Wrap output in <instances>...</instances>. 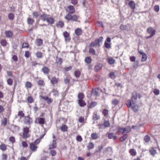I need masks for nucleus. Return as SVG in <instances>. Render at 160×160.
I'll return each mask as SVG.
<instances>
[{"label": "nucleus", "mask_w": 160, "mask_h": 160, "mask_svg": "<svg viewBox=\"0 0 160 160\" xmlns=\"http://www.w3.org/2000/svg\"><path fill=\"white\" fill-rule=\"evenodd\" d=\"M41 20L43 21H46L49 24H52L54 22V19L50 15L43 14L40 16Z\"/></svg>", "instance_id": "obj_1"}, {"label": "nucleus", "mask_w": 160, "mask_h": 160, "mask_svg": "<svg viewBox=\"0 0 160 160\" xmlns=\"http://www.w3.org/2000/svg\"><path fill=\"white\" fill-rule=\"evenodd\" d=\"M131 130V128L130 126H128L125 128H119V131L122 134L124 133H128Z\"/></svg>", "instance_id": "obj_2"}, {"label": "nucleus", "mask_w": 160, "mask_h": 160, "mask_svg": "<svg viewBox=\"0 0 160 160\" xmlns=\"http://www.w3.org/2000/svg\"><path fill=\"white\" fill-rule=\"evenodd\" d=\"M23 138H27L30 137L29 128L27 127L23 128Z\"/></svg>", "instance_id": "obj_3"}, {"label": "nucleus", "mask_w": 160, "mask_h": 160, "mask_svg": "<svg viewBox=\"0 0 160 160\" xmlns=\"http://www.w3.org/2000/svg\"><path fill=\"white\" fill-rule=\"evenodd\" d=\"M38 141V140H36L34 142L30 143V147L31 149L34 152L36 151L37 148V146L36 145V143Z\"/></svg>", "instance_id": "obj_4"}, {"label": "nucleus", "mask_w": 160, "mask_h": 160, "mask_svg": "<svg viewBox=\"0 0 160 160\" xmlns=\"http://www.w3.org/2000/svg\"><path fill=\"white\" fill-rule=\"evenodd\" d=\"M147 32L151 36H153L154 35L156 32V30L154 29L152 27H149L147 29Z\"/></svg>", "instance_id": "obj_5"}, {"label": "nucleus", "mask_w": 160, "mask_h": 160, "mask_svg": "<svg viewBox=\"0 0 160 160\" xmlns=\"http://www.w3.org/2000/svg\"><path fill=\"white\" fill-rule=\"evenodd\" d=\"M23 122L25 124H30L32 122V120L31 118L28 116L25 118Z\"/></svg>", "instance_id": "obj_6"}, {"label": "nucleus", "mask_w": 160, "mask_h": 160, "mask_svg": "<svg viewBox=\"0 0 160 160\" xmlns=\"http://www.w3.org/2000/svg\"><path fill=\"white\" fill-rule=\"evenodd\" d=\"M57 143L56 140H53L52 143L49 145L48 149H49L55 148L56 147Z\"/></svg>", "instance_id": "obj_7"}, {"label": "nucleus", "mask_w": 160, "mask_h": 160, "mask_svg": "<svg viewBox=\"0 0 160 160\" xmlns=\"http://www.w3.org/2000/svg\"><path fill=\"white\" fill-rule=\"evenodd\" d=\"M63 35L65 38V40L66 41H69L70 38L69 37V34L67 32L65 31L63 33Z\"/></svg>", "instance_id": "obj_8"}, {"label": "nucleus", "mask_w": 160, "mask_h": 160, "mask_svg": "<svg viewBox=\"0 0 160 160\" xmlns=\"http://www.w3.org/2000/svg\"><path fill=\"white\" fill-rule=\"evenodd\" d=\"M69 12L70 14H73L75 12V9L73 6L70 5L68 7Z\"/></svg>", "instance_id": "obj_9"}, {"label": "nucleus", "mask_w": 160, "mask_h": 160, "mask_svg": "<svg viewBox=\"0 0 160 160\" xmlns=\"http://www.w3.org/2000/svg\"><path fill=\"white\" fill-rule=\"evenodd\" d=\"M137 93L135 92H133L132 93V102H135L137 99Z\"/></svg>", "instance_id": "obj_10"}, {"label": "nucleus", "mask_w": 160, "mask_h": 160, "mask_svg": "<svg viewBox=\"0 0 160 160\" xmlns=\"http://www.w3.org/2000/svg\"><path fill=\"white\" fill-rule=\"evenodd\" d=\"M37 121L40 124H44L45 123V119L43 118H39L37 119Z\"/></svg>", "instance_id": "obj_11"}, {"label": "nucleus", "mask_w": 160, "mask_h": 160, "mask_svg": "<svg viewBox=\"0 0 160 160\" xmlns=\"http://www.w3.org/2000/svg\"><path fill=\"white\" fill-rule=\"evenodd\" d=\"M42 98L45 100L47 101V103L49 104L52 103V100L51 98H49L47 96L43 97Z\"/></svg>", "instance_id": "obj_12"}, {"label": "nucleus", "mask_w": 160, "mask_h": 160, "mask_svg": "<svg viewBox=\"0 0 160 160\" xmlns=\"http://www.w3.org/2000/svg\"><path fill=\"white\" fill-rule=\"evenodd\" d=\"M78 103L80 107H83L86 105V102L83 100H78Z\"/></svg>", "instance_id": "obj_13"}, {"label": "nucleus", "mask_w": 160, "mask_h": 160, "mask_svg": "<svg viewBox=\"0 0 160 160\" xmlns=\"http://www.w3.org/2000/svg\"><path fill=\"white\" fill-rule=\"evenodd\" d=\"M5 34L6 37L8 38H10L13 35L12 32L9 30L6 31Z\"/></svg>", "instance_id": "obj_14"}, {"label": "nucleus", "mask_w": 160, "mask_h": 160, "mask_svg": "<svg viewBox=\"0 0 160 160\" xmlns=\"http://www.w3.org/2000/svg\"><path fill=\"white\" fill-rule=\"evenodd\" d=\"M42 71L45 74H48L49 72V68L46 67H43L42 69Z\"/></svg>", "instance_id": "obj_15"}, {"label": "nucleus", "mask_w": 160, "mask_h": 160, "mask_svg": "<svg viewBox=\"0 0 160 160\" xmlns=\"http://www.w3.org/2000/svg\"><path fill=\"white\" fill-rule=\"evenodd\" d=\"M115 60L111 57L108 58V61L110 64L112 65L113 64L115 63Z\"/></svg>", "instance_id": "obj_16"}, {"label": "nucleus", "mask_w": 160, "mask_h": 160, "mask_svg": "<svg viewBox=\"0 0 160 160\" xmlns=\"http://www.w3.org/2000/svg\"><path fill=\"white\" fill-rule=\"evenodd\" d=\"M43 43V40L41 39H37L36 40V44L38 46H40Z\"/></svg>", "instance_id": "obj_17"}, {"label": "nucleus", "mask_w": 160, "mask_h": 160, "mask_svg": "<svg viewBox=\"0 0 160 160\" xmlns=\"http://www.w3.org/2000/svg\"><path fill=\"white\" fill-rule=\"evenodd\" d=\"M51 83L53 85L56 84L59 81V79L55 78H52L50 79Z\"/></svg>", "instance_id": "obj_18"}, {"label": "nucleus", "mask_w": 160, "mask_h": 160, "mask_svg": "<svg viewBox=\"0 0 160 160\" xmlns=\"http://www.w3.org/2000/svg\"><path fill=\"white\" fill-rule=\"evenodd\" d=\"M99 90L98 88H96L95 90H93L92 93V95H94L96 96H97L99 95Z\"/></svg>", "instance_id": "obj_19"}, {"label": "nucleus", "mask_w": 160, "mask_h": 160, "mask_svg": "<svg viewBox=\"0 0 160 160\" xmlns=\"http://www.w3.org/2000/svg\"><path fill=\"white\" fill-rule=\"evenodd\" d=\"M129 5L132 9H134L135 8V3L133 1H130L129 3Z\"/></svg>", "instance_id": "obj_20"}, {"label": "nucleus", "mask_w": 160, "mask_h": 160, "mask_svg": "<svg viewBox=\"0 0 160 160\" xmlns=\"http://www.w3.org/2000/svg\"><path fill=\"white\" fill-rule=\"evenodd\" d=\"M108 137L110 139L113 138V139L115 140L117 139L116 136H114V134L112 132L108 133Z\"/></svg>", "instance_id": "obj_21"}, {"label": "nucleus", "mask_w": 160, "mask_h": 160, "mask_svg": "<svg viewBox=\"0 0 160 160\" xmlns=\"http://www.w3.org/2000/svg\"><path fill=\"white\" fill-rule=\"evenodd\" d=\"M82 31L81 29L79 28H78L75 29V33L77 35L79 36L82 33Z\"/></svg>", "instance_id": "obj_22"}, {"label": "nucleus", "mask_w": 160, "mask_h": 160, "mask_svg": "<svg viewBox=\"0 0 160 160\" xmlns=\"http://www.w3.org/2000/svg\"><path fill=\"white\" fill-rule=\"evenodd\" d=\"M105 149L106 150V152L108 154H110L112 153V149L111 147L106 148Z\"/></svg>", "instance_id": "obj_23"}, {"label": "nucleus", "mask_w": 160, "mask_h": 160, "mask_svg": "<svg viewBox=\"0 0 160 160\" xmlns=\"http://www.w3.org/2000/svg\"><path fill=\"white\" fill-rule=\"evenodd\" d=\"M91 136L92 139H96L98 138V134L96 133H92Z\"/></svg>", "instance_id": "obj_24"}, {"label": "nucleus", "mask_w": 160, "mask_h": 160, "mask_svg": "<svg viewBox=\"0 0 160 160\" xmlns=\"http://www.w3.org/2000/svg\"><path fill=\"white\" fill-rule=\"evenodd\" d=\"M97 45H98V41L97 40H95L94 41L91 42L90 44V46L91 47H94Z\"/></svg>", "instance_id": "obj_25"}, {"label": "nucleus", "mask_w": 160, "mask_h": 160, "mask_svg": "<svg viewBox=\"0 0 160 160\" xmlns=\"http://www.w3.org/2000/svg\"><path fill=\"white\" fill-rule=\"evenodd\" d=\"M128 135L127 134H124L122 137L120 138V140L121 142H123L128 138Z\"/></svg>", "instance_id": "obj_26"}, {"label": "nucleus", "mask_w": 160, "mask_h": 160, "mask_svg": "<svg viewBox=\"0 0 160 160\" xmlns=\"http://www.w3.org/2000/svg\"><path fill=\"white\" fill-rule=\"evenodd\" d=\"M129 153L132 156H135L136 155V152L134 149H131L129 151Z\"/></svg>", "instance_id": "obj_27"}, {"label": "nucleus", "mask_w": 160, "mask_h": 160, "mask_svg": "<svg viewBox=\"0 0 160 160\" xmlns=\"http://www.w3.org/2000/svg\"><path fill=\"white\" fill-rule=\"evenodd\" d=\"M92 58L90 57H87L85 58V62L87 63H89L92 61Z\"/></svg>", "instance_id": "obj_28"}, {"label": "nucleus", "mask_w": 160, "mask_h": 160, "mask_svg": "<svg viewBox=\"0 0 160 160\" xmlns=\"http://www.w3.org/2000/svg\"><path fill=\"white\" fill-rule=\"evenodd\" d=\"M132 108L133 110L135 112H136L138 110V106L137 105H135L134 104L132 105Z\"/></svg>", "instance_id": "obj_29"}, {"label": "nucleus", "mask_w": 160, "mask_h": 160, "mask_svg": "<svg viewBox=\"0 0 160 160\" xmlns=\"http://www.w3.org/2000/svg\"><path fill=\"white\" fill-rule=\"evenodd\" d=\"M97 104V103L96 102H92L90 104L88 108H92L96 106Z\"/></svg>", "instance_id": "obj_30"}, {"label": "nucleus", "mask_w": 160, "mask_h": 160, "mask_svg": "<svg viewBox=\"0 0 160 160\" xmlns=\"http://www.w3.org/2000/svg\"><path fill=\"white\" fill-rule=\"evenodd\" d=\"M24 116V114L22 111H20L18 112V116L20 118L23 117Z\"/></svg>", "instance_id": "obj_31"}, {"label": "nucleus", "mask_w": 160, "mask_h": 160, "mask_svg": "<svg viewBox=\"0 0 160 160\" xmlns=\"http://www.w3.org/2000/svg\"><path fill=\"white\" fill-rule=\"evenodd\" d=\"M33 17L34 18H37L39 16V14L37 12H32Z\"/></svg>", "instance_id": "obj_32"}, {"label": "nucleus", "mask_w": 160, "mask_h": 160, "mask_svg": "<svg viewBox=\"0 0 160 160\" xmlns=\"http://www.w3.org/2000/svg\"><path fill=\"white\" fill-rule=\"evenodd\" d=\"M78 100H82L84 98V95L82 93H79L78 96Z\"/></svg>", "instance_id": "obj_33"}, {"label": "nucleus", "mask_w": 160, "mask_h": 160, "mask_svg": "<svg viewBox=\"0 0 160 160\" xmlns=\"http://www.w3.org/2000/svg\"><path fill=\"white\" fill-rule=\"evenodd\" d=\"M61 129L63 132H66L67 130V127L66 125H63L61 128Z\"/></svg>", "instance_id": "obj_34"}, {"label": "nucleus", "mask_w": 160, "mask_h": 160, "mask_svg": "<svg viewBox=\"0 0 160 160\" xmlns=\"http://www.w3.org/2000/svg\"><path fill=\"white\" fill-rule=\"evenodd\" d=\"M0 149L2 151H5L7 149L6 145L3 144H1L0 145Z\"/></svg>", "instance_id": "obj_35"}, {"label": "nucleus", "mask_w": 160, "mask_h": 160, "mask_svg": "<svg viewBox=\"0 0 160 160\" xmlns=\"http://www.w3.org/2000/svg\"><path fill=\"white\" fill-rule=\"evenodd\" d=\"M119 102V100L116 99H113L112 101V104L115 106L117 105L118 104Z\"/></svg>", "instance_id": "obj_36"}, {"label": "nucleus", "mask_w": 160, "mask_h": 160, "mask_svg": "<svg viewBox=\"0 0 160 160\" xmlns=\"http://www.w3.org/2000/svg\"><path fill=\"white\" fill-rule=\"evenodd\" d=\"M52 92L53 93V96L55 97L58 96L59 95L58 91L55 89H53L52 90Z\"/></svg>", "instance_id": "obj_37"}, {"label": "nucleus", "mask_w": 160, "mask_h": 160, "mask_svg": "<svg viewBox=\"0 0 160 160\" xmlns=\"http://www.w3.org/2000/svg\"><path fill=\"white\" fill-rule=\"evenodd\" d=\"M147 55L145 54L144 53L142 56L141 61L142 62H144L146 61L147 59Z\"/></svg>", "instance_id": "obj_38"}, {"label": "nucleus", "mask_w": 160, "mask_h": 160, "mask_svg": "<svg viewBox=\"0 0 160 160\" xmlns=\"http://www.w3.org/2000/svg\"><path fill=\"white\" fill-rule=\"evenodd\" d=\"M103 125L106 127H109L110 126V123L108 121H105L104 122Z\"/></svg>", "instance_id": "obj_39"}, {"label": "nucleus", "mask_w": 160, "mask_h": 160, "mask_svg": "<svg viewBox=\"0 0 160 160\" xmlns=\"http://www.w3.org/2000/svg\"><path fill=\"white\" fill-rule=\"evenodd\" d=\"M153 92L155 95H158L160 94V91L158 89H154L153 91Z\"/></svg>", "instance_id": "obj_40"}, {"label": "nucleus", "mask_w": 160, "mask_h": 160, "mask_svg": "<svg viewBox=\"0 0 160 160\" xmlns=\"http://www.w3.org/2000/svg\"><path fill=\"white\" fill-rule=\"evenodd\" d=\"M150 152L151 155L154 156L156 153V150L153 148H152L150 150Z\"/></svg>", "instance_id": "obj_41"}, {"label": "nucleus", "mask_w": 160, "mask_h": 160, "mask_svg": "<svg viewBox=\"0 0 160 160\" xmlns=\"http://www.w3.org/2000/svg\"><path fill=\"white\" fill-rule=\"evenodd\" d=\"M27 101L29 103H32L34 102V100L33 98L31 96H29L28 97Z\"/></svg>", "instance_id": "obj_42"}, {"label": "nucleus", "mask_w": 160, "mask_h": 160, "mask_svg": "<svg viewBox=\"0 0 160 160\" xmlns=\"http://www.w3.org/2000/svg\"><path fill=\"white\" fill-rule=\"evenodd\" d=\"M72 15L70 14H67L65 17V18L68 20H70L72 19Z\"/></svg>", "instance_id": "obj_43"}, {"label": "nucleus", "mask_w": 160, "mask_h": 160, "mask_svg": "<svg viewBox=\"0 0 160 160\" xmlns=\"http://www.w3.org/2000/svg\"><path fill=\"white\" fill-rule=\"evenodd\" d=\"M36 56L38 58H41L42 57V53L40 52H38L36 54Z\"/></svg>", "instance_id": "obj_44"}, {"label": "nucleus", "mask_w": 160, "mask_h": 160, "mask_svg": "<svg viewBox=\"0 0 160 160\" xmlns=\"http://www.w3.org/2000/svg\"><path fill=\"white\" fill-rule=\"evenodd\" d=\"M81 74L80 72L78 71H76L75 72L74 75L77 78H78L80 77Z\"/></svg>", "instance_id": "obj_45"}, {"label": "nucleus", "mask_w": 160, "mask_h": 160, "mask_svg": "<svg viewBox=\"0 0 160 160\" xmlns=\"http://www.w3.org/2000/svg\"><path fill=\"white\" fill-rule=\"evenodd\" d=\"M78 18V16L74 15H72L71 20L73 21H77Z\"/></svg>", "instance_id": "obj_46"}, {"label": "nucleus", "mask_w": 160, "mask_h": 160, "mask_svg": "<svg viewBox=\"0 0 160 160\" xmlns=\"http://www.w3.org/2000/svg\"><path fill=\"white\" fill-rule=\"evenodd\" d=\"M103 40V38L102 37H100L98 40H97L98 41V46L100 47V43H102Z\"/></svg>", "instance_id": "obj_47"}, {"label": "nucleus", "mask_w": 160, "mask_h": 160, "mask_svg": "<svg viewBox=\"0 0 160 160\" xmlns=\"http://www.w3.org/2000/svg\"><path fill=\"white\" fill-rule=\"evenodd\" d=\"M7 120L6 118H4L2 121V125L5 126L7 123Z\"/></svg>", "instance_id": "obj_48"}, {"label": "nucleus", "mask_w": 160, "mask_h": 160, "mask_svg": "<svg viewBox=\"0 0 160 160\" xmlns=\"http://www.w3.org/2000/svg\"><path fill=\"white\" fill-rule=\"evenodd\" d=\"M100 118V117L99 115H98L97 114L94 113L93 116V119L94 120H98Z\"/></svg>", "instance_id": "obj_49"}, {"label": "nucleus", "mask_w": 160, "mask_h": 160, "mask_svg": "<svg viewBox=\"0 0 160 160\" xmlns=\"http://www.w3.org/2000/svg\"><path fill=\"white\" fill-rule=\"evenodd\" d=\"M14 15L12 13H10L8 15V18L11 20H12L14 18Z\"/></svg>", "instance_id": "obj_50"}, {"label": "nucleus", "mask_w": 160, "mask_h": 160, "mask_svg": "<svg viewBox=\"0 0 160 160\" xmlns=\"http://www.w3.org/2000/svg\"><path fill=\"white\" fill-rule=\"evenodd\" d=\"M94 144L92 142H90L88 146V148L89 149H93L94 148Z\"/></svg>", "instance_id": "obj_51"}, {"label": "nucleus", "mask_w": 160, "mask_h": 160, "mask_svg": "<svg viewBox=\"0 0 160 160\" xmlns=\"http://www.w3.org/2000/svg\"><path fill=\"white\" fill-rule=\"evenodd\" d=\"M108 113V111L106 109L103 110L102 111V113L104 116H107Z\"/></svg>", "instance_id": "obj_52"}, {"label": "nucleus", "mask_w": 160, "mask_h": 160, "mask_svg": "<svg viewBox=\"0 0 160 160\" xmlns=\"http://www.w3.org/2000/svg\"><path fill=\"white\" fill-rule=\"evenodd\" d=\"M28 22L29 24H32L34 22V20L32 18H28Z\"/></svg>", "instance_id": "obj_53"}, {"label": "nucleus", "mask_w": 160, "mask_h": 160, "mask_svg": "<svg viewBox=\"0 0 160 160\" xmlns=\"http://www.w3.org/2000/svg\"><path fill=\"white\" fill-rule=\"evenodd\" d=\"M104 46L107 48H109L111 47L110 44L106 42H105Z\"/></svg>", "instance_id": "obj_54"}, {"label": "nucleus", "mask_w": 160, "mask_h": 160, "mask_svg": "<svg viewBox=\"0 0 160 160\" xmlns=\"http://www.w3.org/2000/svg\"><path fill=\"white\" fill-rule=\"evenodd\" d=\"M38 85L40 86H43L44 85V81L42 80H39L38 81Z\"/></svg>", "instance_id": "obj_55"}, {"label": "nucleus", "mask_w": 160, "mask_h": 160, "mask_svg": "<svg viewBox=\"0 0 160 160\" xmlns=\"http://www.w3.org/2000/svg\"><path fill=\"white\" fill-rule=\"evenodd\" d=\"M25 85L26 87L28 88H31L32 87V84L31 83L28 82H26Z\"/></svg>", "instance_id": "obj_56"}, {"label": "nucleus", "mask_w": 160, "mask_h": 160, "mask_svg": "<svg viewBox=\"0 0 160 160\" xmlns=\"http://www.w3.org/2000/svg\"><path fill=\"white\" fill-rule=\"evenodd\" d=\"M109 76L110 78L112 79H114L116 77L115 73L113 72H111L109 74Z\"/></svg>", "instance_id": "obj_57"}, {"label": "nucleus", "mask_w": 160, "mask_h": 160, "mask_svg": "<svg viewBox=\"0 0 160 160\" xmlns=\"http://www.w3.org/2000/svg\"><path fill=\"white\" fill-rule=\"evenodd\" d=\"M89 52L93 55L95 54V50L92 48H90L89 50Z\"/></svg>", "instance_id": "obj_58"}, {"label": "nucleus", "mask_w": 160, "mask_h": 160, "mask_svg": "<svg viewBox=\"0 0 160 160\" xmlns=\"http://www.w3.org/2000/svg\"><path fill=\"white\" fill-rule=\"evenodd\" d=\"M7 82L8 84L11 85L12 84L13 81L12 79L9 78L7 80Z\"/></svg>", "instance_id": "obj_59"}, {"label": "nucleus", "mask_w": 160, "mask_h": 160, "mask_svg": "<svg viewBox=\"0 0 160 160\" xmlns=\"http://www.w3.org/2000/svg\"><path fill=\"white\" fill-rule=\"evenodd\" d=\"M144 139L146 142H148L150 140V137L148 135H146Z\"/></svg>", "instance_id": "obj_60"}, {"label": "nucleus", "mask_w": 160, "mask_h": 160, "mask_svg": "<svg viewBox=\"0 0 160 160\" xmlns=\"http://www.w3.org/2000/svg\"><path fill=\"white\" fill-rule=\"evenodd\" d=\"M72 66H70L68 67H65L64 69V71L65 72H68L70 70H71L72 68Z\"/></svg>", "instance_id": "obj_61"}, {"label": "nucleus", "mask_w": 160, "mask_h": 160, "mask_svg": "<svg viewBox=\"0 0 160 160\" xmlns=\"http://www.w3.org/2000/svg\"><path fill=\"white\" fill-rule=\"evenodd\" d=\"M1 44L2 46H5L7 44L6 41L5 40H2L1 42Z\"/></svg>", "instance_id": "obj_62"}, {"label": "nucleus", "mask_w": 160, "mask_h": 160, "mask_svg": "<svg viewBox=\"0 0 160 160\" xmlns=\"http://www.w3.org/2000/svg\"><path fill=\"white\" fill-rule=\"evenodd\" d=\"M50 154L52 156H54L56 154V152L55 150H52L50 151Z\"/></svg>", "instance_id": "obj_63"}, {"label": "nucleus", "mask_w": 160, "mask_h": 160, "mask_svg": "<svg viewBox=\"0 0 160 160\" xmlns=\"http://www.w3.org/2000/svg\"><path fill=\"white\" fill-rule=\"evenodd\" d=\"M57 26L61 28L63 26V23L61 21H59L57 24Z\"/></svg>", "instance_id": "obj_64"}]
</instances>
